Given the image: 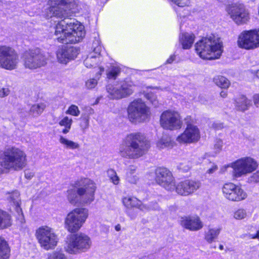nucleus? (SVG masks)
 I'll list each match as a JSON object with an SVG mask.
<instances>
[{
  "label": "nucleus",
  "instance_id": "nucleus-1",
  "mask_svg": "<svg viewBox=\"0 0 259 259\" xmlns=\"http://www.w3.org/2000/svg\"><path fill=\"white\" fill-rule=\"evenodd\" d=\"M48 4L46 17L62 19L55 27V39L66 44L81 41L85 35L83 25L75 19L69 18L75 12L77 5L75 0H49Z\"/></svg>",
  "mask_w": 259,
  "mask_h": 259
},
{
  "label": "nucleus",
  "instance_id": "nucleus-2",
  "mask_svg": "<svg viewBox=\"0 0 259 259\" xmlns=\"http://www.w3.org/2000/svg\"><path fill=\"white\" fill-rule=\"evenodd\" d=\"M150 147V142L144 135L134 133L127 135L124 138L119 152L122 157L136 159L145 155Z\"/></svg>",
  "mask_w": 259,
  "mask_h": 259
},
{
  "label": "nucleus",
  "instance_id": "nucleus-3",
  "mask_svg": "<svg viewBox=\"0 0 259 259\" xmlns=\"http://www.w3.org/2000/svg\"><path fill=\"white\" fill-rule=\"evenodd\" d=\"M27 163L26 153L20 149L11 147L6 149L0 161V175L11 170L20 171Z\"/></svg>",
  "mask_w": 259,
  "mask_h": 259
},
{
  "label": "nucleus",
  "instance_id": "nucleus-4",
  "mask_svg": "<svg viewBox=\"0 0 259 259\" xmlns=\"http://www.w3.org/2000/svg\"><path fill=\"white\" fill-rule=\"evenodd\" d=\"M77 187L68 190V200L72 204H76L79 201L82 203H90L94 200V193L96 187L91 180L81 179Z\"/></svg>",
  "mask_w": 259,
  "mask_h": 259
},
{
  "label": "nucleus",
  "instance_id": "nucleus-5",
  "mask_svg": "<svg viewBox=\"0 0 259 259\" xmlns=\"http://www.w3.org/2000/svg\"><path fill=\"white\" fill-rule=\"evenodd\" d=\"M197 54L203 59L212 60L219 58L222 53V45L214 36L202 38L195 45Z\"/></svg>",
  "mask_w": 259,
  "mask_h": 259
},
{
  "label": "nucleus",
  "instance_id": "nucleus-6",
  "mask_svg": "<svg viewBox=\"0 0 259 259\" xmlns=\"http://www.w3.org/2000/svg\"><path fill=\"white\" fill-rule=\"evenodd\" d=\"M21 59L25 68L33 70L46 66L49 58L44 51L36 48L25 52Z\"/></svg>",
  "mask_w": 259,
  "mask_h": 259
},
{
  "label": "nucleus",
  "instance_id": "nucleus-7",
  "mask_svg": "<svg viewBox=\"0 0 259 259\" xmlns=\"http://www.w3.org/2000/svg\"><path fill=\"white\" fill-rule=\"evenodd\" d=\"M128 117L132 122H143L149 120L150 109L141 99L131 102L127 108Z\"/></svg>",
  "mask_w": 259,
  "mask_h": 259
},
{
  "label": "nucleus",
  "instance_id": "nucleus-8",
  "mask_svg": "<svg viewBox=\"0 0 259 259\" xmlns=\"http://www.w3.org/2000/svg\"><path fill=\"white\" fill-rule=\"evenodd\" d=\"M88 215V210L86 208L74 209L67 214L65 219V228L71 233L77 232L85 222Z\"/></svg>",
  "mask_w": 259,
  "mask_h": 259
},
{
  "label": "nucleus",
  "instance_id": "nucleus-9",
  "mask_svg": "<svg viewBox=\"0 0 259 259\" xmlns=\"http://www.w3.org/2000/svg\"><path fill=\"white\" fill-rule=\"evenodd\" d=\"M92 244L90 237L83 233L71 235L65 247V251L69 254H76L89 250Z\"/></svg>",
  "mask_w": 259,
  "mask_h": 259
},
{
  "label": "nucleus",
  "instance_id": "nucleus-10",
  "mask_svg": "<svg viewBox=\"0 0 259 259\" xmlns=\"http://www.w3.org/2000/svg\"><path fill=\"white\" fill-rule=\"evenodd\" d=\"M36 237L40 246L47 250L54 248L58 243V237L54 230L47 226L36 230Z\"/></svg>",
  "mask_w": 259,
  "mask_h": 259
},
{
  "label": "nucleus",
  "instance_id": "nucleus-11",
  "mask_svg": "<svg viewBox=\"0 0 259 259\" xmlns=\"http://www.w3.org/2000/svg\"><path fill=\"white\" fill-rule=\"evenodd\" d=\"M159 123L163 129L173 131L181 128L183 125V121L178 111L166 110L161 113Z\"/></svg>",
  "mask_w": 259,
  "mask_h": 259
},
{
  "label": "nucleus",
  "instance_id": "nucleus-12",
  "mask_svg": "<svg viewBox=\"0 0 259 259\" xmlns=\"http://www.w3.org/2000/svg\"><path fill=\"white\" fill-rule=\"evenodd\" d=\"M19 56L13 48L0 46V67L12 70L17 68Z\"/></svg>",
  "mask_w": 259,
  "mask_h": 259
},
{
  "label": "nucleus",
  "instance_id": "nucleus-13",
  "mask_svg": "<svg viewBox=\"0 0 259 259\" xmlns=\"http://www.w3.org/2000/svg\"><path fill=\"white\" fill-rule=\"evenodd\" d=\"M230 18L237 25L246 24L249 20V13L245 6L240 3L228 5L226 8Z\"/></svg>",
  "mask_w": 259,
  "mask_h": 259
},
{
  "label": "nucleus",
  "instance_id": "nucleus-14",
  "mask_svg": "<svg viewBox=\"0 0 259 259\" xmlns=\"http://www.w3.org/2000/svg\"><path fill=\"white\" fill-rule=\"evenodd\" d=\"M229 166L233 169V176L235 178H238L255 170L257 164L252 158L246 157L236 160L232 163Z\"/></svg>",
  "mask_w": 259,
  "mask_h": 259
},
{
  "label": "nucleus",
  "instance_id": "nucleus-15",
  "mask_svg": "<svg viewBox=\"0 0 259 259\" xmlns=\"http://www.w3.org/2000/svg\"><path fill=\"white\" fill-rule=\"evenodd\" d=\"M238 46L246 50H252L259 47V30L244 31L238 36Z\"/></svg>",
  "mask_w": 259,
  "mask_h": 259
},
{
  "label": "nucleus",
  "instance_id": "nucleus-16",
  "mask_svg": "<svg viewBox=\"0 0 259 259\" xmlns=\"http://www.w3.org/2000/svg\"><path fill=\"white\" fill-rule=\"evenodd\" d=\"M155 180L160 186L169 191L175 188V179L172 172L165 167H158L155 170Z\"/></svg>",
  "mask_w": 259,
  "mask_h": 259
},
{
  "label": "nucleus",
  "instance_id": "nucleus-17",
  "mask_svg": "<svg viewBox=\"0 0 259 259\" xmlns=\"http://www.w3.org/2000/svg\"><path fill=\"white\" fill-rule=\"evenodd\" d=\"M224 196L227 199L233 201H239L247 197L245 192L239 186L232 183H227L222 187Z\"/></svg>",
  "mask_w": 259,
  "mask_h": 259
},
{
  "label": "nucleus",
  "instance_id": "nucleus-18",
  "mask_svg": "<svg viewBox=\"0 0 259 259\" xmlns=\"http://www.w3.org/2000/svg\"><path fill=\"white\" fill-rule=\"evenodd\" d=\"M201 187L199 181L191 179L185 180L175 184L176 193L181 196H187L193 194Z\"/></svg>",
  "mask_w": 259,
  "mask_h": 259
},
{
  "label": "nucleus",
  "instance_id": "nucleus-19",
  "mask_svg": "<svg viewBox=\"0 0 259 259\" xmlns=\"http://www.w3.org/2000/svg\"><path fill=\"white\" fill-rule=\"evenodd\" d=\"M200 138L198 128L193 124H187L185 131L177 138V141L182 143H192L197 142Z\"/></svg>",
  "mask_w": 259,
  "mask_h": 259
},
{
  "label": "nucleus",
  "instance_id": "nucleus-20",
  "mask_svg": "<svg viewBox=\"0 0 259 259\" xmlns=\"http://www.w3.org/2000/svg\"><path fill=\"white\" fill-rule=\"evenodd\" d=\"M78 50L73 47H62L56 53L58 61L66 64L70 60L74 59L78 54Z\"/></svg>",
  "mask_w": 259,
  "mask_h": 259
},
{
  "label": "nucleus",
  "instance_id": "nucleus-21",
  "mask_svg": "<svg viewBox=\"0 0 259 259\" xmlns=\"http://www.w3.org/2000/svg\"><path fill=\"white\" fill-rule=\"evenodd\" d=\"M180 224L184 228L192 231L199 230L203 227L202 223L197 217H183Z\"/></svg>",
  "mask_w": 259,
  "mask_h": 259
},
{
  "label": "nucleus",
  "instance_id": "nucleus-22",
  "mask_svg": "<svg viewBox=\"0 0 259 259\" xmlns=\"http://www.w3.org/2000/svg\"><path fill=\"white\" fill-rule=\"evenodd\" d=\"M7 199L9 201L10 205L13 207L16 211L19 219L23 218V212L21 205V199L20 198V193L18 191H14L12 192H9L7 194Z\"/></svg>",
  "mask_w": 259,
  "mask_h": 259
},
{
  "label": "nucleus",
  "instance_id": "nucleus-23",
  "mask_svg": "<svg viewBox=\"0 0 259 259\" xmlns=\"http://www.w3.org/2000/svg\"><path fill=\"white\" fill-rule=\"evenodd\" d=\"M235 108L237 110L244 111L247 110L251 105L250 100L244 95H239L234 100Z\"/></svg>",
  "mask_w": 259,
  "mask_h": 259
},
{
  "label": "nucleus",
  "instance_id": "nucleus-24",
  "mask_svg": "<svg viewBox=\"0 0 259 259\" xmlns=\"http://www.w3.org/2000/svg\"><path fill=\"white\" fill-rule=\"evenodd\" d=\"M133 93L131 86L123 84L119 89L114 91V99H120L131 95Z\"/></svg>",
  "mask_w": 259,
  "mask_h": 259
},
{
  "label": "nucleus",
  "instance_id": "nucleus-25",
  "mask_svg": "<svg viewBox=\"0 0 259 259\" xmlns=\"http://www.w3.org/2000/svg\"><path fill=\"white\" fill-rule=\"evenodd\" d=\"M195 35L188 33H183L180 36V41L184 49H189L194 42Z\"/></svg>",
  "mask_w": 259,
  "mask_h": 259
},
{
  "label": "nucleus",
  "instance_id": "nucleus-26",
  "mask_svg": "<svg viewBox=\"0 0 259 259\" xmlns=\"http://www.w3.org/2000/svg\"><path fill=\"white\" fill-rule=\"evenodd\" d=\"M221 231L220 228H209L205 233V240L209 243H212L218 239Z\"/></svg>",
  "mask_w": 259,
  "mask_h": 259
},
{
  "label": "nucleus",
  "instance_id": "nucleus-27",
  "mask_svg": "<svg viewBox=\"0 0 259 259\" xmlns=\"http://www.w3.org/2000/svg\"><path fill=\"white\" fill-rule=\"evenodd\" d=\"M10 256V248L5 239L0 236V259H9Z\"/></svg>",
  "mask_w": 259,
  "mask_h": 259
},
{
  "label": "nucleus",
  "instance_id": "nucleus-28",
  "mask_svg": "<svg viewBox=\"0 0 259 259\" xmlns=\"http://www.w3.org/2000/svg\"><path fill=\"white\" fill-rule=\"evenodd\" d=\"M101 61L100 56L93 54L91 53L89 56L84 60V64L88 68L95 67Z\"/></svg>",
  "mask_w": 259,
  "mask_h": 259
},
{
  "label": "nucleus",
  "instance_id": "nucleus-29",
  "mask_svg": "<svg viewBox=\"0 0 259 259\" xmlns=\"http://www.w3.org/2000/svg\"><path fill=\"white\" fill-rule=\"evenodd\" d=\"M11 224V215L7 211L0 209V229L7 228Z\"/></svg>",
  "mask_w": 259,
  "mask_h": 259
},
{
  "label": "nucleus",
  "instance_id": "nucleus-30",
  "mask_svg": "<svg viewBox=\"0 0 259 259\" xmlns=\"http://www.w3.org/2000/svg\"><path fill=\"white\" fill-rule=\"evenodd\" d=\"M122 202L125 206L128 208L137 207V206L140 204V200L132 196L124 197L122 199Z\"/></svg>",
  "mask_w": 259,
  "mask_h": 259
},
{
  "label": "nucleus",
  "instance_id": "nucleus-31",
  "mask_svg": "<svg viewBox=\"0 0 259 259\" xmlns=\"http://www.w3.org/2000/svg\"><path fill=\"white\" fill-rule=\"evenodd\" d=\"M46 107V104L43 103L34 104L30 109L29 114L34 117H37L42 113Z\"/></svg>",
  "mask_w": 259,
  "mask_h": 259
},
{
  "label": "nucleus",
  "instance_id": "nucleus-32",
  "mask_svg": "<svg viewBox=\"0 0 259 259\" xmlns=\"http://www.w3.org/2000/svg\"><path fill=\"white\" fill-rule=\"evenodd\" d=\"M59 141L66 149H75L79 147L77 143L69 140L62 136H60Z\"/></svg>",
  "mask_w": 259,
  "mask_h": 259
},
{
  "label": "nucleus",
  "instance_id": "nucleus-33",
  "mask_svg": "<svg viewBox=\"0 0 259 259\" xmlns=\"http://www.w3.org/2000/svg\"><path fill=\"white\" fill-rule=\"evenodd\" d=\"M214 83L219 87L222 89H227L230 85L229 80L226 77L223 76H216L213 79Z\"/></svg>",
  "mask_w": 259,
  "mask_h": 259
},
{
  "label": "nucleus",
  "instance_id": "nucleus-34",
  "mask_svg": "<svg viewBox=\"0 0 259 259\" xmlns=\"http://www.w3.org/2000/svg\"><path fill=\"white\" fill-rule=\"evenodd\" d=\"M72 123V119L71 118H69L68 116H65L63 117L59 121V125L60 126L65 127V128L62 130V133L64 134H66L69 132L71 128Z\"/></svg>",
  "mask_w": 259,
  "mask_h": 259
},
{
  "label": "nucleus",
  "instance_id": "nucleus-35",
  "mask_svg": "<svg viewBox=\"0 0 259 259\" xmlns=\"http://www.w3.org/2000/svg\"><path fill=\"white\" fill-rule=\"evenodd\" d=\"M144 96L154 107L159 106L160 103L157 96L152 92L145 93Z\"/></svg>",
  "mask_w": 259,
  "mask_h": 259
},
{
  "label": "nucleus",
  "instance_id": "nucleus-36",
  "mask_svg": "<svg viewBox=\"0 0 259 259\" xmlns=\"http://www.w3.org/2000/svg\"><path fill=\"white\" fill-rule=\"evenodd\" d=\"M92 49L93 50L92 53L93 54L97 55L98 56L101 55L102 47L100 45V40L99 38H95V39L93 42Z\"/></svg>",
  "mask_w": 259,
  "mask_h": 259
},
{
  "label": "nucleus",
  "instance_id": "nucleus-37",
  "mask_svg": "<svg viewBox=\"0 0 259 259\" xmlns=\"http://www.w3.org/2000/svg\"><path fill=\"white\" fill-rule=\"evenodd\" d=\"M233 217L236 220H241L246 219L248 217V214L245 209L239 208L234 211Z\"/></svg>",
  "mask_w": 259,
  "mask_h": 259
},
{
  "label": "nucleus",
  "instance_id": "nucleus-38",
  "mask_svg": "<svg viewBox=\"0 0 259 259\" xmlns=\"http://www.w3.org/2000/svg\"><path fill=\"white\" fill-rule=\"evenodd\" d=\"M48 259H68V258L62 251H55L49 254Z\"/></svg>",
  "mask_w": 259,
  "mask_h": 259
},
{
  "label": "nucleus",
  "instance_id": "nucleus-39",
  "mask_svg": "<svg viewBox=\"0 0 259 259\" xmlns=\"http://www.w3.org/2000/svg\"><path fill=\"white\" fill-rule=\"evenodd\" d=\"M170 145V140L168 137H162L157 143V146L160 148H164Z\"/></svg>",
  "mask_w": 259,
  "mask_h": 259
},
{
  "label": "nucleus",
  "instance_id": "nucleus-40",
  "mask_svg": "<svg viewBox=\"0 0 259 259\" xmlns=\"http://www.w3.org/2000/svg\"><path fill=\"white\" fill-rule=\"evenodd\" d=\"M66 113L72 116H78L80 114V111L77 106L71 105L66 111Z\"/></svg>",
  "mask_w": 259,
  "mask_h": 259
},
{
  "label": "nucleus",
  "instance_id": "nucleus-41",
  "mask_svg": "<svg viewBox=\"0 0 259 259\" xmlns=\"http://www.w3.org/2000/svg\"><path fill=\"white\" fill-rule=\"evenodd\" d=\"M191 167V164L188 162H181L178 165V168L183 172L188 171Z\"/></svg>",
  "mask_w": 259,
  "mask_h": 259
},
{
  "label": "nucleus",
  "instance_id": "nucleus-42",
  "mask_svg": "<svg viewBox=\"0 0 259 259\" xmlns=\"http://www.w3.org/2000/svg\"><path fill=\"white\" fill-rule=\"evenodd\" d=\"M80 119L82 122L80 124V126L82 130H85L88 128L89 125V116L81 117Z\"/></svg>",
  "mask_w": 259,
  "mask_h": 259
},
{
  "label": "nucleus",
  "instance_id": "nucleus-43",
  "mask_svg": "<svg viewBox=\"0 0 259 259\" xmlns=\"http://www.w3.org/2000/svg\"><path fill=\"white\" fill-rule=\"evenodd\" d=\"M248 182L250 183H256L259 182V170L248 178Z\"/></svg>",
  "mask_w": 259,
  "mask_h": 259
},
{
  "label": "nucleus",
  "instance_id": "nucleus-44",
  "mask_svg": "<svg viewBox=\"0 0 259 259\" xmlns=\"http://www.w3.org/2000/svg\"><path fill=\"white\" fill-rule=\"evenodd\" d=\"M98 81L94 78H91L85 82V86L88 89H94L97 84Z\"/></svg>",
  "mask_w": 259,
  "mask_h": 259
},
{
  "label": "nucleus",
  "instance_id": "nucleus-45",
  "mask_svg": "<svg viewBox=\"0 0 259 259\" xmlns=\"http://www.w3.org/2000/svg\"><path fill=\"white\" fill-rule=\"evenodd\" d=\"M223 141L221 140H217L214 145V152L217 154L219 153L223 147Z\"/></svg>",
  "mask_w": 259,
  "mask_h": 259
},
{
  "label": "nucleus",
  "instance_id": "nucleus-46",
  "mask_svg": "<svg viewBox=\"0 0 259 259\" xmlns=\"http://www.w3.org/2000/svg\"><path fill=\"white\" fill-rule=\"evenodd\" d=\"M171 2L178 6L179 7H183L188 6L190 2L189 0H170Z\"/></svg>",
  "mask_w": 259,
  "mask_h": 259
},
{
  "label": "nucleus",
  "instance_id": "nucleus-47",
  "mask_svg": "<svg viewBox=\"0 0 259 259\" xmlns=\"http://www.w3.org/2000/svg\"><path fill=\"white\" fill-rule=\"evenodd\" d=\"M10 91L7 87L1 88L0 87V97L4 98L9 95Z\"/></svg>",
  "mask_w": 259,
  "mask_h": 259
},
{
  "label": "nucleus",
  "instance_id": "nucleus-48",
  "mask_svg": "<svg viewBox=\"0 0 259 259\" xmlns=\"http://www.w3.org/2000/svg\"><path fill=\"white\" fill-rule=\"evenodd\" d=\"M149 207L150 210H159V206L158 205V203L154 201V202H150L149 203Z\"/></svg>",
  "mask_w": 259,
  "mask_h": 259
},
{
  "label": "nucleus",
  "instance_id": "nucleus-49",
  "mask_svg": "<svg viewBox=\"0 0 259 259\" xmlns=\"http://www.w3.org/2000/svg\"><path fill=\"white\" fill-rule=\"evenodd\" d=\"M107 92L109 94L108 97L112 99L113 98V88L112 84L109 83L106 87Z\"/></svg>",
  "mask_w": 259,
  "mask_h": 259
},
{
  "label": "nucleus",
  "instance_id": "nucleus-50",
  "mask_svg": "<svg viewBox=\"0 0 259 259\" xmlns=\"http://www.w3.org/2000/svg\"><path fill=\"white\" fill-rule=\"evenodd\" d=\"M137 208L143 211H149V203L147 204H145L142 203V202L140 201V204H139L137 206Z\"/></svg>",
  "mask_w": 259,
  "mask_h": 259
},
{
  "label": "nucleus",
  "instance_id": "nucleus-51",
  "mask_svg": "<svg viewBox=\"0 0 259 259\" xmlns=\"http://www.w3.org/2000/svg\"><path fill=\"white\" fill-rule=\"evenodd\" d=\"M138 177L136 176H132V174L127 176V181L132 184L136 183Z\"/></svg>",
  "mask_w": 259,
  "mask_h": 259
},
{
  "label": "nucleus",
  "instance_id": "nucleus-52",
  "mask_svg": "<svg viewBox=\"0 0 259 259\" xmlns=\"http://www.w3.org/2000/svg\"><path fill=\"white\" fill-rule=\"evenodd\" d=\"M212 127L216 130H221L224 127V125L222 122H215L212 124Z\"/></svg>",
  "mask_w": 259,
  "mask_h": 259
},
{
  "label": "nucleus",
  "instance_id": "nucleus-53",
  "mask_svg": "<svg viewBox=\"0 0 259 259\" xmlns=\"http://www.w3.org/2000/svg\"><path fill=\"white\" fill-rule=\"evenodd\" d=\"M218 169V166L214 164H212L211 167L208 169L206 172L209 174H212Z\"/></svg>",
  "mask_w": 259,
  "mask_h": 259
},
{
  "label": "nucleus",
  "instance_id": "nucleus-54",
  "mask_svg": "<svg viewBox=\"0 0 259 259\" xmlns=\"http://www.w3.org/2000/svg\"><path fill=\"white\" fill-rule=\"evenodd\" d=\"M34 176V173L30 170L25 171V177L27 179H31Z\"/></svg>",
  "mask_w": 259,
  "mask_h": 259
},
{
  "label": "nucleus",
  "instance_id": "nucleus-55",
  "mask_svg": "<svg viewBox=\"0 0 259 259\" xmlns=\"http://www.w3.org/2000/svg\"><path fill=\"white\" fill-rule=\"evenodd\" d=\"M247 236L250 239H259V230H257L255 234L249 233L247 234Z\"/></svg>",
  "mask_w": 259,
  "mask_h": 259
},
{
  "label": "nucleus",
  "instance_id": "nucleus-56",
  "mask_svg": "<svg viewBox=\"0 0 259 259\" xmlns=\"http://www.w3.org/2000/svg\"><path fill=\"white\" fill-rule=\"evenodd\" d=\"M120 71V67L116 64L114 63V79L115 78V76L117 75Z\"/></svg>",
  "mask_w": 259,
  "mask_h": 259
},
{
  "label": "nucleus",
  "instance_id": "nucleus-57",
  "mask_svg": "<svg viewBox=\"0 0 259 259\" xmlns=\"http://www.w3.org/2000/svg\"><path fill=\"white\" fill-rule=\"evenodd\" d=\"M107 78L109 79L113 78V68H112L108 72H107Z\"/></svg>",
  "mask_w": 259,
  "mask_h": 259
},
{
  "label": "nucleus",
  "instance_id": "nucleus-58",
  "mask_svg": "<svg viewBox=\"0 0 259 259\" xmlns=\"http://www.w3.org/2000/svg\"><path fill=\"white\" fill-rule=\"evenodd\" d=\"M107 174L110 178L112 183H113V169H110L107 170Z\"/></svg>",
  "mask_w": 259,
  "mask_h": 259
},
{
  "label": "nucleus",
  "instance_id": "nucleus-59",
  "mask_svg": "<svg viewBox=\"0 0 259 259\" xmlns=\"http://www.w3.org/2000/svg\"><path fill=\"white\" fill-rule=\"evenodd\" d=\"M253 102L255 105L259 104V94H255L253 97Z\"/></svg>",
  "mask_w": 259,
  "mask_h": 259
},
{
  "label": "nucleus",
  "instance_id": "nucleus-60",
  "mask_svg": "<svg viewBox=\"0 0 259 259\" xmlns=\"http://www.w3.org/2000/svg\"><path fill=\"white\" fill-rule=\"evenodd\" d=\"M176 56L175 55H171L169 58L166 60V63L168 64H171L175 60Z\"/></svg>",
  "mask_w": 259,
  "mask_h": 259
},
{
  "label": "nucleus",
  "instance_id": "nucleus-61",
  "mask_svg": "<svg viewBox=\"0 0 259 259\" xmlns=\"http://www.w3.org/2000/svg\"><path fill=\"white\" fill-rule=\"evenodd\" d=\"M220 95L221 97H222L223 98H225L227 97L228 93L227 91H222L221 92Z\"/></svg>",
  "mask_w": 259,
  "mask_h": 259
},
{
  "label": "nucleus",
  "instance_id": "nucleus-62",
  "mask_svg": "<svg viewBox=\"0 0 259 259\" xmlns=\"http://www.w3.org/2000/svg\"><path fill=\"white\" fill-rule=\"evenodd\" d=\"M119 178L114 171V185H117L119 183Z\"/></svg>",
  "mask_w": 259,
  "mask_h": 259
},
{
  "label": "nucleus",
  "instance_id": "nucleus-63",
  "mask_svg": "<svg viewBox=\"0 0 259 259\" xmlns=\"http://www.w3.org/2000/svg\"><path fill=\"white\" fill-rule=\"evenodd\" d=\"M115 228L116 231H118L120 230L121 227H120V225H117L115 226Z\"/></svg>",
  "mask_w": 259,
  "mask_h": 259
},
{
  "label": "nucleus",
  "instance_id": "nucleus-64",
  "mask_svg": "<svg viewBox=\"0 0 259 259\" xmlns=\"http://www.w3.org/2000/svg\"><path fill=\"white\" fill-rule=\"evenodd\" d=\"M256 75L259 78V69L256 71Z\"/></svg>",
  "mask_w": 259,
  "mask_h": 259
}]
</instances>
